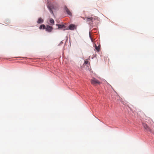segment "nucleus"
<instances>
[{
    "mask_svg": "<svg viewBox=\"0 0 154 154\" xmlns=\"http://www.w3.org/2000/svg\"><path fill=\"white\" fill-rule=\"evenodd\" d=\"M45 28H46V27H45V26L44 24H42V25H41L40 26L39 29H45Z\"/></svg>",
    "mask_w": 154,
    "mask_h": 154,
    "instance_id": "10",
    "label": "nucleus"
},
{
    "mask_svg": "<svg viewBox=\"0 0 154 154\" xmlns=\"http://www.w3.org/2000/svg\"><path fill=\"white\" fill-rule=\"evenodd\" d=\"M95 47L96 50H97V51H100V46H97L96 45H95Z\"/></svg>",
    "mask_w": 154,
    "mask_h": 154,
    "instance_id": "9",
    "label": "nucleus"
},
{
    "mask_svg": "<svg viewBox=\"0 0 154 154\" xmlns=\"http://www.w3.org/2000/svg\"><path fill=\"white\" fill-rule=\"evenodd\" d=\"M47 7L50 12L53 14H54V13L53 11H52V9L56 10L57 9V7L54 6L53 5L49 2H48V3Z\"/></svg>",
    "mask_w": 154,
    "mask_h": 154,
    "instance_id": "1",
    "label": "nucleus"
},
{
    "mask_svg": "<svg viewBox=\"0 0 154 154\" xmlns=\"http://www.w3.org/2000/svg\"><path fill=\"white\" fill-rule=\"evenodd\" d=\"M82 18L84 19L85 20V19L84 17H82Z\"/></svg>",
    "mask_w": 154,
    "mask_h": 154,
    "instance_id": "15",
    "label": "nucleus"
},
{
    "mask_svg": "<svg viewBox=\"0 0 154 154\" xmlns=\"http://www.w3.org/2000/svg\"><path fill=\"white\" fill-rule=\"evenodd\" d=\"M88 63V61L87 60L85 61L84 63L85 64H87Z\"/></svg>",
    "mask_w": 154,
    "mask_h": 154,
    "instance_id": "14",
    "label": "nucleus"
},
{
    "mask_svg": "<svg viewBox=\"0 0 154 154\" xmlns=\"http://www.w3.org/2000/svg\"><path fill=\"white\" fill-rule=\"evenodd\" d=\"M143 125L144 128L147 131H149V126L147 125L146 124L143 123Z\"/></svg>",
    "mask_w": 154,
    "mask_h": 154,
    "instance_id": "6",
    "label": "nucleus"
},
{
    "mask_svg": "<svg viewBox=\"0 0 154 154\" xmlns=\"http://www.w3.org/2000/svg\"><path fill=\"white\" fill-rule=\"evenodd\" d=\"M64 10L66 11L68 15L70 16H72V15L71 12L66 6H65Z\"/></svg>",
    "mask_w": 154,
    "mask_h": 154,
    "instance_id": "4",
    "label": "nucleus"
},
{
    "mask_svg": "<svg viewBox=\"0 0 154 154\" xmlns=\"http://www.w3.org/2000/svg\"><path fill=\"white\" fill-rule=\"evenodd\" d=\"M69 28L71 30H73L75 28V26L73 24H71L69 26Z\"/></svg>",
    "mask_w": 154,
    "mask_h": 154,
    "instance_id": "7",
    "label": "nucleus"
},
{
    "mask_svg": "<svg viewBox=\"0 0 154 154\" xmlns=\"http://www.w3.org/2000/svg\"><path fill=\"white\" fill-rule=\"evenodd\" d=\"M50 22L51 23L53 24H54V20L52 18H51L50 19Z\"/></svg>",
    "mask_w": 154,
    "mask_h": 154,
    "instance_id": "11",
    "label": "nucleus"
},
{
    "mask_svg": "<svg viewBox=\"0 0 154 154\" xmlns=\"http://www.w3.org/2000/svg\"><path fill=\"white\" fill-rule=\"evenodd\" d=\"M89 36H90V38H91V39L92 42H93V41L92 38L91 37V35L90 34V32H89Z\"/></svg>",
    "mask_w": 154,
    "mask_h": 154,
    "instance_id": "13",
    "label": "nucleus"
},
{
    "mask_svg": "<svg viewBox=\"0 0 154 154\" xmlns=\"http://www.w3.org/2000/svg\"><path fill=\"white\" fill-rule=\"evenodd\" d=\"M86 18V22L89 24H92L94 20L95 19V17H91L90 18L87 17Z\"/></svg>",
    "mask_w": 154,
    "mask_h": 154,
    "instance_id": "3",
    "label": "nucleus"
},
{
    "mask_svg": "<svg viewBox=\"0 0 154 154\" xmlns=\"http://www.w3.org/2000/svg\"><path fill=\"white\" fill-rule=\"evenodd\" d=\"M91 84L94 85H96L97 84H100L101 83L99 81L97 80L94 78H93L91 80Z\"/></svg>",
    "mask_w": 154,
    "mask_h": 154,
    "instance_id": "2",
    "label": "nucleus"
},
{
    "mask_svg": "<svg viewBox=\"0 0 154 154\" xmlns=\"http://www.w3.org/2000/svg\"><path fill=\"white\" fill-rule=\"evenodd\" d=\"M46 30L47 31L51 32L52 30L53 29V27L49 25L47 26L46 28H45Z\"/></svg>",
    "mask_w": 154,
    "mask_h": 154,
    "instance_id": "5",
    "label": "nucleus"
},
{
    "mask_svg": "<svg viewBox=\"0 0 154 154\" xmlns=\"http://www.w3.org/2000/svg\"><path fill=\"white\" fill-rule=\"evenodd\" d=\"M43 20L42 19V18L40 17L38 18L37 22L38 23L40 24L42 23H43Z\"/></svg>",
    "mask_w": 154,
    "mask_h": 154,
    "instance_id": "8",
    "label": "nucleus"
},
{
    "mask_svg": "<svg viewBox=\"0 0 154 154\" xmlns=\"http://www.w3.org/2000/svg\"><path fill=\"white\" fill-rule=\"evenodd\" d=\"M57 25L58 26L59 28H63L64 26L63 25H61L60 24H57Z\"/></svg>",
    "mask_w": 154,
    "mask_h": 154,
    "instance_id": "12",
    "label": "nucleus"
}]
</instances>
